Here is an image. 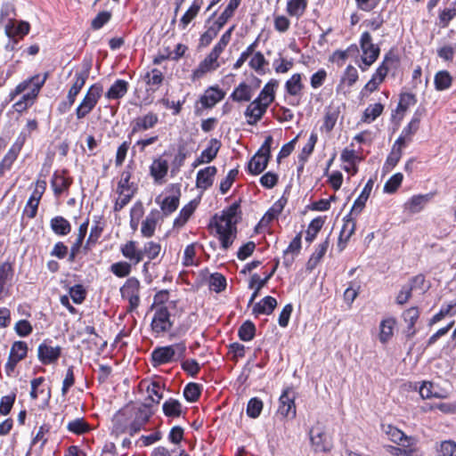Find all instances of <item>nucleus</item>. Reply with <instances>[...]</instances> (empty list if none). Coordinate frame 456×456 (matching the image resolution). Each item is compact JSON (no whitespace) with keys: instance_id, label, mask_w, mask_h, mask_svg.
Segmentation results:
<instances>
[{"instance_id":"1","label":"nucleus","mask_w":456,"mask_h":456,"mask_svg":"<svg viewBox=\"0 0 456 456\" xmlns=\"http://www.w3.org/2000/svg\"><path fill=\"white\" fill-rule=\"evenodd\" d=\"M239 204L233 203L220 215H215L209 224L211 228H215L221 246L225 250L232 246L236 237Z\"/></svg>"},{"instance_id":"2","label":"nucleus","mask_w":456,"mask_h":456,"mask_svg":"<svg viewBox=\"0 0 456 456\" xmlns=\"http://www.w3.org/2000/svg\"><path fill=\"white\" fill-rule=\"evenodd\" d=\"M278 86L279 81L271 79L265 85L258 96L248 105L244 115L248 125L254 126L261 120L268 107L273 102Z\"/></svg>"},{"instance_id":"3","label":"nucleus","mask_w":456,"mask_h":456,"mask_svg":"<svg viewBox=\"0 0 456 456\" xmlns=\"http://www.w3.org/2000/svg\"><path fill=\"white\" fill-rule=\"evenodd\" d=\"M186 345L180 342L166 346H159L151 352V363L153 367L171 363L184 357Z\"/></svg>"},{"instance_id":"4","label":"nucleus","mask_w":456,"mask_h":456,"mask_svg":"<svg viewBox=\"0 0 456 456\" xmlns=\"http://www.w3.org/2000/svg\"><path fill=\"white\" fill-rule=\"evenodd\" d=\"M47 77L48 73L45 72L44 74H37L32 76L23 80L19 85H17L13 90L10 92L9 102L13 101L19 94H23L25 91H28L26 94H24V96L27 97V100L35 102Z\"/></svg>"},{"instance_id":"5","label":"nucleus","mask_w":456,"mask_h":456,"mask_svg":"<svg viewBox=\"0 0 456 456\" xmlns=\"http://www.w3.org/2000/svg\"><path fill=\"white\" fill-rule=\"evenodd\" d=\"M359 43L362 53V64L359 65V68L362 71H365L378 60L380 49L379 45L373 44L372 37L369 32L362 34Z\"/></svg>"},{"instance_id":"6","label":"nucleus","mask_w":456,"mask_h":456,"mask_svg":"<svg viewBox=\"0 0 456 456\" xmlns=\"http://www.w3.org/2000/svg\"><path fill=\"white\" fill-rule=\"evenodd\" d=\"M272 143L273 137L269 135L248 163V169L250 174L259 175L266 168L271 155Z\"/></svg>"},{"instance_id":"7","label":"nucleus","mask_w":456,"mask_h":456,"mask_svg":"<svg viewBox=\"0 0 456 456\" xmlns=\"http://www.w3.org/2000/svg\"><path fill=\"white\" fill-rule=\"evenodd\" d=\"M311 444L315 452H329L333 447L331 438L327 435L325 427L317 423L309 432Z\"/></svg>"},{"instance_id":"8","label":"nucleus","mask_w":456,"mask_h":456,"mask_svg":"<svg viewBox=\"0 0 456 456\" xmlns=\"http://www.w3.org/2000/svg\"><path fill=\"white\" fill-rule=\"evenodd\" d=\"M141 282L135 277L128 278L120 288V294L123 299L127 300V310L132 312L140 305Z\"/></svg>"},{"instance_id":"9","label":"nucleus","mask_w":456,"mask_h":456,"mask_svg":"<svg viewBox=\"0 0 456 456\" xmlns=\"http://www.w3.org/2000/svg\"><path fill=\"white\" fill-rule=\"evenodd\" d=\"M153 311L154 314L151 328L155 337H159L171 330L173 322L170 319V313L167 306H158L156 310Z\"/></svg>"},{"instance_id":"10","label":"nucleus","mask_w":456,"mask_h":456,"mask_svg":"<svg viewBox=\"0 0 456 456\" xmlns=\"http://www.w3.org/2000/svg\"><path fill=\"white\" fill-rule=\"evenodd\" d=\"M159 122V115L153 111H148L142 116H138L131 121V131L128 137L131 138L134 134L153 129Z\"/></svg>"},{"instance_id":"11","label":"nucleus","mask_w":456,"mask_h":456,"mask_svg":"<svg viewBox=\"0 0 456 456\" xmlns=\"http://www.w3.org/2000/svg\"><path fill=\"white\" fill-rule=\"evenodd\" d=\"M398 445H388L387 451L393 456H424L423 451L418 445L417 439L412 436H410Z\"/></svg>"},{"instance_id":"12","label":"nucleus","mask_w":456,"mask_h":456,"mask_svg":"<svg viewBox=\"0 0 456 456\" xmlns=\"http://www.w3.org/2000/svg\"><path fill=\"white\" fill-rule=\"evenodd\" d=\"M26 135L22 133L18 136L15 142L12 145L8 152L5 154L0 162V177L7 171L10 170L13 162L16 160L22 146L25 142Z\"/></svg>"},{"instance_id":"13","label":"nucleus","mask_w":456,"mask_h":456,"mask_svg":"<svg viewBox=\"0 0 456 456\" xmlns=\"http://www.w3.org/2000/svg\"><path fill=\"white\" fill-rule=\"evenodd\" d=\"M279 402V414L282 417L291 416V418H294L296 416L295 394L292 388L287 387L284 389Z\"/></svg>"},{"instance_id":"14","label":"nucleus","mask_w":456,"mask_h":456,"mask_svg":"<svg viewBox=\"0 0 456 456\" xmlns=\"http://www.w3.org/2000/svg\"><path fill=\"white\" fill-rule=\"evenodd\" d=\"M218 58L212 53H208L198 67L192 71L191 79L193 81L202 78L206 74L216 70L220 67Z\"/></svg>"},{"instance_id":"15","label":"nucleus","mask_w":456,"mask_h":456,"mask_svg":"<svg viewBox=\"0 0 456 456\" xmlns=\"http://www.w3.org/2000/svg\"><path fill=\"white\" fill-rule=\"evenodd\" d=\"M168 168V160L164 159V155L153 159L150 166V174L156 183L162 184L165 183V177L167 175Z\"/></svg>"},{"instance_id":"16","label":"nucleus","mask_w":456,"mask_h":456,"mask_svg":"<svg viewBox=\"0 0 456 456\" xmlns=\"http://www.w3.org/2000/svg\"><path fill=\"white\" fill-rule=\"evenodd\" d=\"M225 96V93L217 86H209L201 95L200 102L202 107L206 109L213 108L217 102H221Z\"/></svg>"},{"instance_id":"17","label":"nucleus","mask_w":456,"mask_h":456,"mask_svg":"<svg viewBox=\"0 0 456 456\" xmlns=\"http://www.w3.org/2000/svg\"><path fill=\"white\" fill-rule=\"evenodd\" d=\"M359 77L357 69L353 65H348L337 86L338 93L346 94L349 92L350 88L357 82Z\"/></svg>"},{"instance_id":"18","label":"nucleus","mask_w":456,"mask_h":456,"mask_svg":"<svg viewBox=\"0 0 456 456\" xmlns=\"http://www.w3.org/2000/svg\"><path fill=\"white\" fill-rule=\"evenodd\" d=\"M420 125V117L414 115L409 124L403 129L401 135L395 141L396 145L404 147L407 143L411 142L413 135L418 132Z\"/></svg>"},{"instance_id":"19","label":"nucleus","mask_w":456,"mask_h":456,"mask_svg":"<svg viewBox=\"0 0 456 456\" xmlns=\"http://www.w3.org/2000/svg\"><path fill=\"white\" fill-rule=\"evenodd\" d=\"M341 160L345 163L344 170L350 174L351 175H354L358 172L357 164L362 160L361 157L355 152L353 149L346 148L342 151Z\"/></svg>"},{"instance_id":"20","label":"nucleus","mask_w":456,"mask_h":456,"mask_svg":"<svg viewBox=\"0 0 456 456\" xmlns=\"http://www.w3.org/2000/svg\"><path fill=\"white\" fill-rule=\"evenodd\" d=\"M120 252L123 256L128 259L131 265H137L142 261V249L138 248L137 242L134 240H128L120 246Z\"/></svg>"},{"instance_id":"21","label":"nucleus","mask_w":456,"mask_h":456,"mask_svg":"<svg viewBox=\"0 0 456 456\" xmlns=\"http://www.w3.org/2000/svg\"><path fill=\"white\" fill-rule=\"evenodd\" d=\"M285 92L288 95L300 98L303 94L305 85L303 83V75L300 73H294L285 82Z\"/></svg>"},{"instance_id":"22","label":"nucleus","mask_w":456,"mask_h":456,"mask_svg":"<svg viewBox=\"0 0 456 456\" xmlns=\"http://www.w3.org/2000/svg\"><path fill=\"white\" fill-rule=\"evenodd\" d=\"M217 173L215 166H209L200 169L196 177V186L200 190H207L212 186L214 177Z\"/></svg>"},{"instance_id":"23","label":"nucleus","mask_w":456,"mask_h":456,"mask_svg":"<svg viewBox=\"0 0 456 456\" xmlns=\"http://www.w3.org/2000/svg\"><path fill=\"white\" fill-rule=\"evenodd\" d=\"M60 354V346H52L46 343H43L38 346V358L44 364L55 362Z\"/></svg>"},{"instance_id":"24","label":"nucleus","mask_w":456,"mask_h":456,"mask_svg":"<svg viewBox=\"0 0 456 456\" xmlns=\"http://www.w3.org/2000/svg\"><path fill=\"white\" fill-rule=\"evenodd\" d=\"M253 95V87L250 85L242 82L234 88L233 92L230 95V98L235 102H249Z\"/></svg>"},{"instance_id":"25","label":"nucleus","mask_w":456,"mask_h":456,"mask_svg":"<svg viewBox=\"0 0 456 456\" xmlns=\"http://www.w3.org/2000/svg\"><path fill=\"white\" fill-rule=\"evenodd\" d=\"M430 200L428 194L414 195L409 199L404 204V210L409 214H416L420 212Z\"/></svg>"},{"instance_id":"26","label":"nucleus","mask_w":456,"mask_h":456,"mask_svg":"<svg viewBox=\"0 0 456 456\" xmlns=\"http://www.w3.org/2000/svg\"><path fill=\"white\" fill-rule=\"evenodd\" d=\"M372 187H373V181L371 179H370L366 183V184L363 187L359 197L355 200V201L352 207V209H351V214H355V216H358L362 211V209L365 207V204L370 195Z\"/></svg>"},{"instance_id":"27","label":"nucleus","mask_w":456,"mask_h":456,"mask_svg":"<svg viewBox=\"0 0 456 456\" xmlns=\"http://www.w3.org/2000/svg\"><path fill=\"white\" fill-rule=\"evenodd\" d=\"M395 325L396 320L394 317H388L381 321L379 338L382 344L387 343L392 338Z\"/></svg>"},{"instance_id":"28","label":"nucleus","mask_w":456,"mask_h":456,"mask_svg":"<svg viewBox=\"0 0 456 456\" xmlns=\"http://www.w3.org/2000/svg\"><path fill=\"white\" fill-rule=\"evenodd\" d=\"M203 0L192 1L191 6L180 20L179 27L182 29H185L188 27V25L196 18L203 5Z\"/></svg>"},{"instance_id":"29","label":"nucleus","mask_w":456,"mask_h":456,"mask_svg":"<svg viewBox=\"0 0 456 456\" xmlns=\"http://www.w3.org/2000/svg\"><path fill=\"white\" fill-rule=\"evenodd\" d=\"M159 213L158 211L151 212L142 223L141 232L145 238H151L154 235Z\"/></svg>"},{"instance_id":"30","label":"nucleus","mask_w":456,"mask_h":456,"mask_svg":"<svg viewBox=\"0 0 456 456\" xmlns=\"http://www.w3.org/2000/svg\"><path fill=\"white\" fill-rule=\"evenodd\" d=\"M339 113L340 111L338 107L331 105L327 107L325 110L323 124L321 129L326 133H330L338 121Z\"/></svg>"},{"instance_id":"31","label":"nucleus","mask_w":456,"mask_h":456,"mask_svg":"<svg viewBox=\"0 0 456 456\" xmlns=\"http://www.w3.org/2000/svg\"><path fill=\"white\" fill-rule=\"evenodd\" d=\"M276 305H277V300L271 296H267V297H264L260 302L256 303L253 306L252 311H253V314L256 315H260V314L269 315L273 312Z\"/></svg>"},{"instance_id":"32","label":"nucleus","mask_w":456,"mask_h":456,"mask_svg":"<svg viewBox=\"0 0 456 456\" xmlns=\"http://www.w3.org/2000/svg\"><path fill=\"white\" fill-rule=\"evenodd\" d=\"M301 249V233L296 235V237L290 241L289 247L284 251V261L283 264L286 266H290L294 261V255H297Z\"/></svg>"},{"instance_id":"33","label":"nucleus","mask_w":456,"mask_h":456,"mask_svg":"<svg viewBox=\"0 0 456 456\" xmlns=\"http://www.w3.org/2000/svg\"><path fill=\"white\" fill-rule=\"evenodd\" d=\"M329 246L330 240L328 238L323 242L318 245L315 251L312 254L307 262V269L313 270L319 265V263L326 254Z\"/></svg>"},{"instance_id":"34","label":"nucleus","mask_w":456,"mask_h":456,"mask_svg":"<svg viewBox=\"0 0 456 456\" xmlns=\"http://www.w3.org/2000/svg\"><path fill=\"white\" fill-rule=\"evenodd\" d=\"M307 0H289L286 5V12L289 16L299 19L307 8Z\"/></svg>"},{"instance_id":"35","label":"nucleus","mask_w":456,"mask_h":456,"mask_svg":"<svg viewBox=\"0 0 456 456\" xmlns=\"http://www.w3.org/2000/svg\"><path fill=\"white\" fill-rule=\"evenodd\" d=\"M354 214H349L344 217L343 226L339 234V240L346 242L350 237L354 234L356 227V221L353 217Z\"/></svg>"},{"instance_id":"36","label":"nucleus","mask_w":456,"mask_h":456,"mask_svg":"<svg viewBox=\"0 0 456 456\" xmlns=\"http://www.w3.org/2000/svg\"><path fill=\"white\" fill-rule=\"evenodd\" d=\"M143 79L151 90L156 91L162 85L164 75L159 69H152L144 75Z\"/></svg>"},{"instance_id":"37","label":"nucleus","mask_w":456,"mask_h":456,"mask_svg":"<svg viewBox=\"0 0 456 456\" xmlns=\"http://www.w3.org/2000/svg\"><path fill=\"white\" fill-rule=\"evenodd\" d=\"M128 90V83L123 79L117 80L109 89L106 97L110 100H118L122 98Z\"/></svg>"},{"instance_id":"38","label":"nucleus","mask_w":456,"mask_h":456,"mask_svg":"<svg viewBox=\"0 0 456 456\" xmlns=\"http://www.w3.org/2000/svg\"><path fill=\"white\" fill-rule=\"evenodd\" d=\"M148 420L149 416L140 412L124 430H118V428H116V430L117 432H127L130 436H134L145 426Z\"/></svg>"},{"instance_id":"39","label":"nucleus","mask_w":456,"mask_h":456,"mask_svg":"<svg viewBox=\"0 0 456 456\" xmlns=\"http://www.w3.org/2000/svg\"><path fill=\"white\" fill-rule=\"evenodd\" d=\"M45 378L39 377L31 380L30 397L33 400L37 399L39 396H44L46 401L50 398V391L43 387Z\"/></svg>"},{"instance_id":"40","label":"nucleus","mask_w":456,"mask_h":456,"mask_svg":"<svg viewBox=\"0 0 456 456\" xmlns=\"http://www.w3.org/2000/svg\"><path fill=\"white\" fill-rule=\"evenodd\" d=\"M163 412L167 417L178 418L182 415L183 409L181 403L174 398H169L163 403Z\"/></svg>"},{"instance_id":"41","label":"nucleus","mask_w":456,"mask_h":456,"mask_svg":"<svg viewBox=\"0 0 456 456\" xmlns=\"http://www.w3.org/2000/svg\"><path fill=\"white\" fill-rule=\"evenodd\" d=\"M419 317V310L418 307H410L403 313V321L407 323L409 336L415 334V323Z\"/></svg>"},{"instance_id":"42","label":"nucleus","mask_w":456,"mask_h":456,"mask_svg":"<svg viewBox=\"0 0 456 456\" xmlns=\"http://www.w3.org/2000/svg\"><path fill=\"white\" fill-rule=\"evenodd\" d=\"M69 178L65 176L64 173H55L52 179V187L55 195L62 193L69 186Z\"/></svg>"},{"instance_id":"43","label":"nucleus","mask_w":456,"mask_h":456,"mask_svg":"<svg viewBox=\"0 0 456 456\" xmlns=\"http://www.w3.org/2000/svg\"><path fill=\"white\" fill-rule=\"evenodd\" d=\"M131 176V167L127 166L126 169L121 173L120 180L118 183L117 191L134 192L135 189L134 187V183H130Z\"/></svg>"},{"instance_id":"44","label":"nucleus","mask_w":456,"mask_h":456,"mask_svg":"<svg viewBox=\"0 0 456 456\" xmlns=\"http://www.w3.org/2000/svg\"><path fill=\"white\" fill-rule=\"evenodd\" d=\"M196 206L190 202L186 206H184L180 213L179 216L175 219L174 221V227L175 228H181L183 227L187 221L190 219L193 212L195 211Z\"/></svg>"},{"instance_id":"45","label":"nucleus","mask_w":456,"mask_h":456,"mask_svg":"<svg viewBox=\"0 0 456 456\" xmlns=\"http://www.w3.org/2000/svg\"><path fill=\"white\" fill-rule=\"evenodd\" d=\"M383 430L387 435V438L393 443L401 444L410 436H407L402 430L392 425L383 426Z\"/></svg>"},{"instance_id":"46","label":"nucleus","mask_w":456,"mask_h":456,"mask_svg":"<svg viewBox=\"0 0 456 456\" xmlns=\"http://www.w3.org/2000/svg\"><path fill=\"white\" fill-rule=\"evenodd\" d=\"M384 106L381 103H374L369 105L362 115V121L370 123L374 121L383 112Z\"/></svg>"},{"instance_id":"47","label":"nucleus","mask_w":456,"mask_h":456,"mask_svg":"<svg viewBox=\"0 0 456 456\" xmlns=\"http://www.w3.org/2000/svg\"><path fill=\"white\" fill-rule=\"evenodd\" d=\"M273 28L280 34H284L290 28L291 21L288 16L280 13L273 15Z\"/></svg>"},{"instance_id":"48","label":"nucleus","mask_w":456,"mask_h":456,"mask_svg":"<svg viewBox=\"0 0 456 456\" xmlns=\"http://www.w3.org/2000/svg\"><path fill=\"white\" fill-rule=\"evenodd\" d=\"M51 228L58 235H66L70 232L69 223L62 216H55L51 220Z\"/></svg>"},{"instance_id":"49","label":"nucleus","mask_w":456,"mask_h":456,"mask_svg":"<svg viewBox=\"0 0 456 456\" xmlns=\"http://www.w3.org/2000/svg\"><path fill=\"white\" fill-rule=\"evenodd\" d=\"M268 62L261 52H256L248 62L249 67L258 74L265 73V68Z\"/></svg>"},{"instance_id":"50","label":"nucleus","mask_w":456,"mask_h":456,"mask_svg":"<svg viewBox=\"0 0 456 456\" xmlns=\"http://www.w3.org/2000/svg\"><path fill=\"white\" fill-rule=\"evenodd\" d=\"M323 224H324V219L322 217H316V218L313 219L307 227L305 240L310 243L312 241H314V240L316 238L318 232L323 226Z\"/></svg>"},{"instance_id":"51","label":"nucleus","mask_w":456,"mask_h":456,"mask_svg":"<svg viewBox=\"0 0 456 456\" xmlns=\"http://www.w3.org/2000/svg\"><path fill=\"white\" fill-rule=\"evenodd\" d=\"M197 248H199V244L194 242L190 245H188L184 251H183V265L184 266H192L197 265L196 260V251Z\"/></svg>"},{"instance_id":"52","label":"nucleus","mask_w":456,"mask_h":456,"mask_svg":"<svg viewBox=\"0 0 456 456\" xmlns=\"http://www.w3.org/2000/svg\"><path fill=\"white\" fill-rule=\"evenodd\" d=\"M256 334L255 324L250 321H246L240 327L238 335L239 338L243 341H250L254 338Z\"/></svg>"},{"instance_id":"53","label":"nucleus","mask_w":456,"mask_h":456,"mask_svg":"<svg viewBox=\"0 0 456 456\" xmlns=\"http://www.w3.org/2000/svg\"><path fill=\"white\" fill-rule=\"evenodd\" d=\"M132 271L131 263L126 261H120L114 263L110 265V272L119 278L126 277Z\"/></svg>"},{"instance_id":"54","label":"nucleus","mask_w":456,"mask_h":456,"mask_svg":"<svg viewBox=\"0 0 456 456\" xmlns=\"http://www.w3.org/2000/svg\"><path fill=\"white\" fill-rule=\"evenodd\" d=\"M102 94V87L100 85H93L87 90V112H89L97 103Z\"/></svg>"},{"instance_id":"55","label":"nucleus","mask_w":456,"mask_h":456,"mask_svg":"<svg viewBox=\"0 0 456 456\" xmlns=\"http://www.w3.org/2000/svg\"><path fill=\"white\" fill-rule=\"evenodd\" d=\"M403 148V147H399V145H396V142L394 143L392 151L386 160L384 168L387 170H391L397 165L402 157Z\"/></svg>"},{"instance_id":"56","label":"nucleus","mask_w":456,"mask_h":456,"mask_svg":"<svg viewBox=\"0 0 456 456\" xmlns=\"http://www.w3.org/2000/svg\"><path fill=\"white\" fill-rule=\"evenodd\" d=\"M161 251V246L159 243L154 241L146 242L142 249V258L146 256L150 261L158 257Z\"/></svg>"},{"instance_id":"57","label":"nucleus","mask_w":456,"mask_h":456,"mask_svg":"<svg viewBox=\"0 0 456 456\" xmlns=\"http://www.w3.org/2000/svg\"><path fill=\"white\" fill-rule=\"evenodd\" d=\"M456 16V2L452 3L448 8H444L439 13V24L445 28L449 25L450 21Z\"/></svg>"},{"instance_id":"58","label":"nucleus","mask_w":456,"mask_h":456,"mask_svg":"<svg viewBox=\"0 0 456 456\" xmlns=\"http://www.w3.org/2000/svg\"><path fill=\"white\" fill-rule=\"evenodd\" d=\"M293 61L284 57H279L273 62V69L277 74H285L289 72L293 68Z\"/></svg>"},{"instance_id":"59","label":"nucleus","mask_w":456,"mask_h":456,"mask_svg":"<svg viewBox=\"0 0 456 456\" xmlns=\"http://www.w3.org/2000/svg\"><path fill=\"white\" fill-rule=\"evenodd\" d=\"M219 148V142L216 139H212L208 148H206L200 154L202 159H205L206 163L211 162L216 157Z\"/></svg>"},{"instance_id":"60","label":"nucleus","mask_w":456,"mask_h":456,"mask_svg":"<svg viewBox=\"0 0 456 456\" xmlns=\"http://www.w3.org/2000/svg\"><path fill=\"white\" fill-rule=\"evenodd\" d=\"M28 353V346L26 342L16 341L12 344L10 355L16 359V361H21L24 359Z\"/></svg>"},{"instance_id":"61","label":"nucleus","mask_w":456,"mask_h":456,"mask_svg":"<svg viewBox=\"0 0 456 456\" xmlns=\"http://www.w3.org/2000/svg\"><path fill=\"white\" fill-rule=\"evenodd\" d=\"M163 387L158 382H151L147 387L148 398L155 403H159L163 397Z\"/></svg>"},{"instance_id":"62","label":"nucleus","mask_w":456,"mask_h":456,"mask_svg":"<svg viewBox=\"0 0 456 456\" xmlns=\"http://www.w3.org/2000/svg\"><path fill=\"white\" fill-rule=\"evenodd\" d=\"M179 206V198L177 196L166 197L161 203V210L166 216L175 212Z\"/></svg>"},{"instance_id":"63","label":"nucleus","mask_w":456,"mask_h":456,"mask_svg":"<svg viewBox=\"0 0 456 456\" xmlns=\"http://www.w3.org/2000/svg\"><path fill=\"white\" fill-rule=\"evenodd\" d=\"M263 410V402L257 398H251L247 405V414L252 419L257 418Z\"/></svg>"},{"instance_id":"64","label":"nucleus","mask_w":456,"mask_h":456,"mask_svg":"<svg viewBox=\"0 0 456 456\" xmlns=\"http://www.w3.org/2000/svg\"><path fill=\"white\" fill-rule=\"evenodd\" d=\"M226 287V280L221 273H216L209 278V289L216 292L223 291Z\"/></svg>"}]
</instances>
